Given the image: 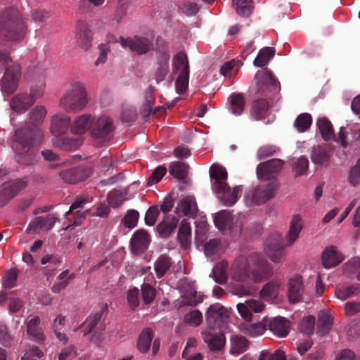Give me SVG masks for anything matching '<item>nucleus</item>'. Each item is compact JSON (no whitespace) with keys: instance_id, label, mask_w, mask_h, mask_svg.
<instances>
[{"instance_id":"obj_6","label":"nucleus","mask_w":360,"mask_h":360,"mask_svg":"<svg viewBox=\"0 0 360 360\" xmlns=\"http://www.w3.org/2000/svg\"><path fill=\"white\" fill-rule=\"evenodd\" d=\"M25 77L31 83L30 96L34 101L41 98L46 89V69L42 65H33L28 68Z\"/></svg>"},{"instance_id":"obj_59","label":"nucleus","mask_w":360,"mask_h":360,"mask_svg":"<svg viewBox=\"0 0 360 360\" xmlns=\"http://www.w3.org/2000/svg\"><path fill=\"white\" fill-rule=\"evenodd\" d=\"M184 321L191 326H197L202 321V314L199 310H193L184 316Z\"/></svg>"},{"instance_id":"obj_10","label":"nucleus","mask_w":360,"mask_h":360,"mask_svg":"<svg viewBox=\"0 0 360 360\" xmlns=\"http://www.w3.org/2000/svg\"><path fill=\"white\" fill-rule=\"evenodd\" d=\"M21 76V66L19 64H12L6 69L0 81V88L4 95L11 96L17 89Z\"/></svg>"},{"instance_id":"obj_38","label":"nucleus","mask_w":360,"mask_h":360,"mask_svg":"<svg viewBox=\"0 0 360 360\" xmlns=\"http://www.w3.org/2000/svg\"><path fill=\"white\" fill-rule=\"evenodd\" d=\"M172 264V259L167 255H161L154 264V270L158 278H162Z\"/></svg>"},{"instance_id":"obj_24","label":"nucleus","mask_w":360,"mask_h":360,"mask_svg":"<svg viewBox=\"0 0 360 360\" xmlns=\"http://www.w3.org/2000/svg\"><path fill=\"white\" fill-rule=\"evenodd\" d=\"M149 243L148 233L143 229L137 230L131 240V251L136 254L143 252L148 248Z\"/></svg>"},{"instance_id":"obj_62","label":"nucleus","mask_w":360,"mask_h":360,"mask_svg":"<svg viewBox=\"0 0 360 360\" xmlns=\"http://www.w3.org/2000/svg\"><path fill=\"white\" fill-rule=\"evenodd\" d=\"M127 301L131 310H134L139 305V290L137 288L128 290Z\"/></svg>"},{"instance_id":"obj_13","label":"nucleus","mask_w":360,"mask_h":360,"mask_svg":"<svg viewBox=\"0 0 360 360\" xmlns=\"http://www.w3.org/2000/svg\"><path fill=\"white\" fill-rule=\"evenodd\" d=\"M234 217L229 211L223 210L218 212L214 219V223L216 227L222 233H238L241 231V225L233 222Z\"/></svg>"},{"instance_id":"obj_14","label":"nucleus","mask_w":360,"mask_h":360,"mask_svg":"<svg viewBox=\"0 0 360 360\" xmlns=\"http://www.w3.org/2000/svg\"><path fill=\"white\" fill-rule=\"evenodd\" d=\"M284 162L278 158H274L266 162H261L257 167L258 178L269 180L275 177L282 169Z\"/></svg>"},{"instance_id":"obj_33","label":"nucleus","mask_w":360,"mask_h":360,"mask_svg":"<svg viewBox=\"0 0 360 360\" xmlns=\"http://www.w3.org/2000/svg\"><path fill=\"white\" fill-rule=\"evenodd\" d=\"M179 219L173 215H166L157 226V230L162 238H167L176 228Z\"/></svg>"},{"instance_id":"obj_9","label":"nucleus","mask_w":360,"mask_h":360,"mask_svg":"<svg viewBox=\"0 0 360 360\" xmlns=\"http://www.w3.org/2000/svg\"><path fill=\"white\" fill-rule=\"evenodd\" d=\"M205 319L208 328L224 330L229 319L227 309L219 303L211 304L206 313Z\"/></svg>"},{"instance_id":"obj_64","label":"nucleus","mask_w":360,"mask_h":360,"mask_svg":"<svg viewBox=\"0 0 360 360\" xmlns=\"http://www.w3.org/2000/svg\"><path fill=\"white\" fill-rule=\"evenodd\" d=\"M259 360H285V354L281 350H277L274 353L270 351H263Z\"/></svg>"},{"instance_id":"obj_60","label":"nucleus","mask_w":360,"mask_h":360,"mask_svg":"<svg viewBox=\"0 0 360 360\" xmlns=\"http://www.w3.org/2000/svg\"><path fill=\"white\" fill-rule=\"evenodd\" d=\"M160 214L158 206L153 205L149 207L145 215V222L148 226H153Z\"/></svg>"},{"instance_id":"obj_55","label":"nucleus","mask_w":360,"mask_h":360,"mask_svg":"<svg viewBox=\"0 0 360 360\" xmlns=\"http://www.w3.org/2000/svg\"><path fill=\"white\" fill-rule=\"evenodd\" d=\"M309 168V160L305 156H300L293 164L292 169L295 176L304 175Z\"/></svg>"},{"instance_id":"obj_54","label":"nucleus","mask_w":360,"mask_h":360,"mask_svg":"<svg viewBox=\"0 0 360 360\" xmlns=\"http://www.w3.org/2000/svg\"><path fill=\"white\" fill-rule=\"evenodd\" d=\"M82 145L80 139L64 137L58 139V146L65 150H75Z\"/></svg>"},{"instance_id":"obj_20","label":"nucleus","mask_w":360,"mask_h":360,"mask_svg":"<svg viewBox=\"0 0 360 360\" xmlns=\"http://www.w3.org/2000/svg\"><path fill=\"white\" fill-rule=\"evenodd\" d=\"M263 325L279 337H285L289 333L290 321L282 316L264 319Z\"/></svg>"},{"instance_id":"obj_19","label":"nucleus","mask_w":360,"mask_h":360,"mask_svg":"<svg viewBox=\"0 0 360 360\" xmlns=\"http://www.w3.org/2000/svg\"><path fill=\"white\" fill-rule=\"evenodd\" d=\"M91 171L84 167H77L63 170L59 173L60 179L67 184H77L87 179Z\"/></svg>"},{"instance_id":"obj_41","label":"nucleus","mask_w":360,"mask_h":360,"mask_svg":"<svg viewBox=\"0 0 360 360\" xmlns=\"http://www.w3.org/2000/svg\"><path fill=\"white\" fill-rule=\"evenodd\" d=\"M169 55L168 53H162L158 59V67L155 73V79L157 82L163 81L167 75L169 70Z\"/></svg>"},{"instance_id":"obj_44","label":"nucleus","mask_w":360,"mask_h":360,"mask_svg":"<svg viewBox=\"0 0 360 360\" xmlns=\"http://www.w3.org/2000/svg\"><path fill=\"white\" fill-rule=\"evenodd\" d=\"M191 227L187 219L181 221L178 231V239L183 248H187L191 242Z\"/></svg>"},{"instance_id":"obj_5","label":"nucleus","mask_w":360,"mask_h":360,"mask_svg":"<svg viewBox=\"0 0 360 360\" xmlns=\"http://www.w3.org/2000/svg\"><path fill=\"white\" fill-rule=\"evenodd\" d=\"M88 103L85 86L79 81L71 83L60 99L59 105L67 112L82 110Z\"/></svg>"},{"instance_id":"obj_52","label":"nucleus","mask_w":360,"mask_h":360,"mask_svg":"<svg viewBox=\"0 0 360 360\" xmlns=\"http://www.w3.org/2000/svg\"><path fill=\"white\" fill-rule=\"evenodd\" d=\"M103 312L102 311H98L94 315L89 316L85 321L82 323V326H85L83 330V335L86 336L91 333L95 328L96 326L101 320Z\"/></svg>"},{"instance_id":"obj_16","label":"nucleus","mask_w":360,"mask_h":360,"mask_svg":"<svg viewBox=\"0 0 360 360\" xmlns=\"http://www.w3.org/2000/svg\"><path fill=\"white\" fill-rule=\"evenodd\" d=\"M56 219L57 218L53 214L37 217L30 221L26 231L29 233L50 231L53 227Z\"/></svg>"},{"instance_id":"obj_48","label":"nucleus","mask_w":360,"mask_h":360,"mask_svg":"<svg viewBox=\"0 0 360 360\" xmlns=\"http://www.w3.org/2000/svg\"><path fill=\"white\" fill-rule=\"evenodd\" d=\"M228 263L222 261L218 262L213 268L212 275L215 282L219 284H224L227 281L226 269Z\"/></svg>"},{"instance_id":"obj_58","label":"nucleus","mask_w":360,"mask_h":360,"mask_svg":"<svg viewBox=\"0 0 360 360\" xmlns=\"http://www.w3.org/2000/svg\"><path fill=\"white\" fill-rule=\"evenodd\" d=\"M190 73H180L175 82V87L179 94H183L188 89Z\"/></svg>"},{"instance_id":"obj_12","label":"nucleus","mask_w":360,"mask_h":360,"mask_svg":"<svg viewBox=\"0 0 360 360\" xmlns=\"http://www.w3.org/2000/svg\"><path fill=\"white\" fill-rule=\"evenodd\" d=\"M201 335L211 351H221L224 348L226 342L224 330L207 327L202 331Z\"/></svg>"},{"instance_id":"obj_42","label":"nucleus","mask_w":360,"mask_h":360,"mask_svg":"<svg viewBox=\"0 0 360 360\" xmlns=\"http://www.w3.org/2000/svg\"><path fill=\"white\" fill-rule=\"evenodd\" d=\"M321 137L328 141L335 138L333 125L326 117H321L316 122Z\"/></svg>"},{"instance_id":"obj_46","label":"nucleus","mask_w":360,"mask_h":360,"mask_svg":"<svg viewBox=\"0 0 360 360\" xmlns=\"http://www.w3.org/2000/svg\"><path fill=\"white\" fill-rule=\"evenodd\" d=\"M335 293L338 299L345 300L351 296L358 295L360 293V286L353 285L337 287Z\"/></svg>"},{"instance_id":"obj_28","label":"nucleus","mask_w":360,"mask_h":360,"mask_svg":"<svg viewBox=\"0 0 360 360\" xmlns=\"http://www.w3.org/2000/svg\"><path fill=\"white\" fill-rule=\"evenodd\" d=\"M93 116L89 114L77 117L72 122L70 131L74 134H84L87 130L91 131V120Z\"/></svg>"},{"instance_id":"obj_63","label":"nucleus","mask_w":360,"mask_h":360,"mask_svg":"<svg viewBox=\"0 0 360 360\" xmlns=\"http://www.w3.org/2000/svg\"><path fill=\"white\" fill-rule=\"evenodd\" d=\"M167 169L163 166L158 167L148 179V185L151 186L158 183L166 174Z\"/></svg>"},{"instance_id":"obj_32","label":"nucleus","mask_w":360,"mask_h":360,"mask_svg":"<svg viewBox=\"0 0 360 360\" xmlns=\"http://www.w3.org/2000/svg\"><path fill=\"white\" fill-rule=\"evenodd\" d=\"M154 333L150 328H145L139 334L136 340V348L141 354L147 353L150 348Z\"/></svg>"},{"instance_id":"obj_56","label":"nucleus","mask_w":360,"mask_h":360,"mask_svg":"<svg viewBox=\"0 0 360 360\" xmlns=\"http://www.w3.org/2000/svg\"><path fill=\"white\" fill-rule=\"evenodd\" d=\"M156 295L155 289L148 283H143L141 285V297L143 302L146 304L151 303Z\"/></svg>"},{"instance_id":"obj_49","label":"nucleus","mask_w":360,"mask_h":360,"mask_svg":"<svg viewBox=\"0 0 360 360\" xmlns=\"http://www.w3.org/2000/svg\"><path fill=\"white\" fill-rule=\"evenodd\" d=\"M236 13L241 16H248L253 10L252 0H233Z\"/></svg>"},{"instance_id":"obj_17","label":"nucleus","mask_w":360,"mask_h":360,"mask_svg":"<svg viewBox=\"0 0 360 360\" xmlns=\"http://www.w3.org/2000/svg\"><path fill=\"white\" fill-rule=\"evenodd\" d=\"M265 252L268 257L274 262H281L283 250L281 245V235L275 233L269 236L265 242Z\"/></svg>"},{"instance_id":"obj_36","label":"nucleus","mask_w":360,"mask_h":360,"mask_svg":"<svg viewBox=\"0 0 360 360\" xmlns=\"http://www.w3.org/2000/svg\"><path fill=\"white\" fill-rule=\"evenodd\" d=\"M46 115V110L43 105L35 106L32 111L29 113L30 120L32 122V124H27L25 127L20 129H32L33 127H37L41 124Z\"/></svg>"},{"instance_id":"obj_61","label":"nucleus","mask_w":360,"mask_h":360,"mask_svg":"<svg viewBox=\"0 0 360 360\" xmlns=\"http://www.w3.org/2000/svg\"><path fill=\"white\" fill-rule=\"evenodd\" d=\"M315 319L313 316H308L304 319L300 324V329L302 333L306 335L313 333L314 329Z\"/></svg>"},{"instance_id":"obj_15","label":"nucleus","mask_w":360,"mask_h":360,"mask_svg":"<svg viewBox=\"0 0 360 360\" xmlns=\"http://www.w3.org/2000/svg\"><path fill=\"white\" fill-rule=\"evenodd\" d=\"M217 198L226 206L233 205L238 200V194L240 191L239 186H235L233 188L227 183L220 184L213 188Z\"/></svg>"},{"instance_id":"obj_1","label":"nucleus","mask_w":360,"mask_h":360,"mask_svg":"<svg viewBox=\"0 0 360 360\" xmlns=\"http://www.w3.org/2000/svg\"><path fill=\"white\" fill-rule=\"evenodd\" d=\"M230 275L233 281L238 283L232 285V293L240 297L251 296L257 289L248 281L262 283L269 279L273 276V267L263 256L252 253L236 258L231 264Z\"/></svg>"},{"instance_id":"obj_11","label":"nucleus","mask_w":360,"mask_h":360,"mask_svg":"<svg viewBox=\"0 0 360 360\" xmlns=\"http://www.w3.org/2000/svg\"><path fill=\"white\" fill-rule=\"evenodd\" d=\"M120 44L122 47H129L131 51L136 52L139 55L146 53L153 47L152 39L141 36H134L126 39L120 37Z\"/></svg>"},{"instance_id":"obj_21","label":"nucleus","mask_w":360,"mask_h":360,"mask_svg":"<svg viewBox=\"0 0 360 360\" xmlns=\"http://www.w3.org/2000/svg\"><path fill=\"white\" fill-rule=\"evenodd\" d=\"M304 293V285L302 278L300 276H296L290 278L288 283V298L289 302L292 304L299 302Z\"/></svg>"},{"instance_id":"obj_50","label":"nucleus","mask_w":360,"mask_h":360,"mask_svg":"<svg viewBox=\"0 0 360 360\" xmlns=\"http://www.w3.org/2000/svg\"><path fill=\"white\" fill-rule=\"evenodd\" d=\"M188 165L182 162H172L169 167L172 176L178 179H184L188 173Z\"/></svg>"},{"instance_id":"obj_53","label":"nucleus","mask_w":360,"mask_h":360,"mask_svg":"<svg viewBox=\"0 0 360 360\" xmlns=\"http://www.w3.org/2000/svg\"><path fill=\"white\" fill-rule=\"evenodd\" d=\"M312 123L311 115L304 112L298 115L294 122V127L299 132H304L309 129Z\"/></svg>"},{"instance_id":"obj_18","label":"nucleus","mask_w":360,"mask_h":360,"mask_svg":"<svg viewBox=\"0 0 360 360\" xmlns=\"http://www.w3.org/2000/svg\"><path fill=\"white\" fill-rule=\"evenodd\" d=\"M26 185V182L21 179L13 180L4 184L2 190L0 191V206L6 204L25 188Z\"/></svg>"},{"instance_id":"obj_27","label":"nucleus","mask_w":360,"mask_h":360,"mask_svg":"<svg viewBox=\"0 0 360 360\" xmlns=\"http://www.w3.org/2000/svg\"><path fill=\"white\" fill-rule=\"evenodd\" d=\"M34 103V98L29 94H18L12 98L10 106L14 111L22 112L26 111Z\"/></svg>"},{"instance_id":"obj_43","label":"nucleus","mask_w":360,"mask_h":360,"mask_svg":"<svg viewBox=\"0 0 360 360\" xmlns=\"http://www.w3.org/2000/svg\"><path fill=\"white\" fill-rule=\"evenodd\" d=\"M248 340L243 336L235 335L231 339L230 352L234 355H240L248 349Z\"/></svg>"},{"instance_id":"obj_39","label":"nucleus","mask_w":360,"mask_h":360,"mask_svg":"<svg viewBox=\"0 0 360 360\" xmlns=\"http://www.w3.org/2000/svg\"><path fill=\"white\" fill-rule=\"evenodd\" d=\"M229 110L234 115L238 116L242 114L245 108V99L242 94L233 93L228 98Z\"/></svg>"},{"instance_id":"obj_4","label":"nucleus","mask_w":360,"mask_h":360,"mask_svg":"<svg viewBox=\"0 0 360 360\" xmlns=\"http://www.w3.org/2000/svg\"><path fill=\"white\" fill-rule=\"evenodd\" d=\"M27 27L21 15L14 8H6L0 13V37L13 42L22 41Z\"/></svg>"},{"instance_id":"obj_7","label":"nucleus","mask_w":360,"mask_h":360,"mask_svg":"<svg viewBox=\"0 0 360 360\" xmlns=\"http://www.w3.org/2000/svg\"><path fill=\"white\" fill-rule=\"evenodd\" d=\"M276 188L275 181L259 184L246 194L245 202L250 206L264 204L275 196Z\"/></svg>"},{"instance_id":"obj_22","label":"nucleus","mask_w":360,"mask_h":360,"mask_svg":"<svg viewBox=\"0 0 360 360\" xmlns=\"http://www.w3.org/2000/svg\"><path fill=\"white\" fill-rule=\"evenodd\" d=\"M71 125L70 117L66 115L58 113L51 117V131L56 136L65 134Z\"/></svg>"},{"instance_id":"obj_47","label":"nucleus","mask_w":360,"mask_h":360,"mask_svg":"<svg viewBox=\"0 0 360 360\" xmlns=\"http://www.w3.org/2000/svg\"><path fill=\"white\" fill-rule=\"evenodd\" d=\"M275 55V49L273 47H265L262 49L254 60V65L263 68L266 65L269 61Z\"/></svg>"},{"instance_id":"obj_40","label":"nucleus","mask_w":360,"mask_h":360,"mask_svg":"<svg viewBox=\"0 0 360 360\" xmlns=\"http://www.w3.org/2000/svg\"><path fill=\"white\" fill-rule=\"evenodd\" d=\"M210 178L214 180L212 188L220 184H226L228 174L226 169L219 165L213 164L210 169Z\"/></svg>"},{"instance_id":"obj_37","label":"nucleus","mask_w":360,"mask_h":360,"mask_svg":"<svg viewBox=\"0 0 360 360\" xmlns=\"http://www.w3.org/2000/svg\"><path fill=\"white\" fill-rule=\"evenodd\" d=\"M333 324V317L326 311H321L318 315L316 333L320 336L327 335Z\"/></svg>"},{"instance_id":"obj_31","label":"nucleus","mask_w":360,"mask_h":360,"mask_svg":"<svg viewBox=\"0 0 360 360\" xmlns=\"http://www.w3.org/2000/svg\"><path fill=\"white\" fill-rule=\"evenodd\" d=\"M281 282L276 280H271L267 282L259 292L260 297L267 301H271L277 298Z\"/></svg>"},{"instance_id":"obj_57","label":"nucleus","mask_w":360,"mask_h":360,"mask_svg":"<svg viewBox=\"0 0 360 360\" xmlns=\"http://www.w3.org/2000/svg\"><path fill=\"white\" fill-rule=\"evenodd\" d=\"M12 64L15 63H13L9 51L0 45V73L6 72Z\"/></svg>"},{"instance_id":"obj_26","label":"nucleus","mask_w":360,"mask_h":360,"mask_svg":"<svg viewBox=\"0 0 360 360\" xmlns=\"http://www.w3.org/2000/svg\"><path fill=\"white\" fill-rule=\"evenodd\" d=\"M92 33L89 24L84 21L78 22L77 41L79 45L84 50L91 46Z\"/></svg>"},{"instance_id":"obj_8","label":"nucleus","mask_w":360,"mask_h":360,"mask_svg":"<svg viewBox=\"0 0 360 360\" xmlns=\"http://www.w3.org/2000/svg\"><path fill=\"white\" fill-rule=\"evenodd\" d=\"M115 126L112 120L106 115L93 117L91 125V136L101 141H109L113 134Z\"/></svg>"},{"instance_id":"obj_34","label":"nucleus","mask_w":360,"mask_h":360,"mask_svg":"<svg viewBox=\"0 0 360 360\" xmlns=\"http://www.w3.org/2000/svg\"><path fill=\"white\" fill-rule=\"evenodd\" d=\"M40 318L37 316L27 323V333L35 342L40 343L45 340V335L39 327Z\"/></svg>"},{"instance_id":"obj_2","label":"nucleus","mask_w":360,"mask_h":360,"mask_svg":"<svg viewBox=\"0 0 360 360\" xmlns=\"http://www.w3.org/2000/svg\"><path fill=\"white\" fill-rule=\"evenodd\" d=\"M255 80L257 94L264 98H259L252 102L250 114L255 120H262L266 117L269 107L267 100L280 91L281 86L272 72L267 69L257 71Z\"/></svg>"},{"instance_id":"obj_23","label":"nucleus","mask_w":360,"mask_h":360,"mask_svg":"<svg viewBox=\"0 0 360 360\" xmlns=\"http://www.w3.org/2000/svg\"><path fill=\"white\" fill-rule=\"evenodd\" d=\"M198 211V208L195 198L193 196L183 198L176 208V212L179 217L184 215L190 218H195Z\"/></svg>"},{"instance_id":"obj_29","label":"nucleus","mask_w":360,"mask_h":360,"mask_svg":"<svg viewBox=\"0 0 360 360\" xmlns=\"http://www.w3.org/2000/svg\"><path fill=\"white\" fill-rule=\"evenodd\" d=\"M343 259L342 255L333 246L326 248L322 253V264L325 268L334 267Z\"/></svg>"},{"instance_id":"obj_3","label":"nucleus","mask_w":360,"mask_h":360,"mask_svg":"<svg viewBox=\"0 0 360 360\" xmlns=\"http://www.w3.org/2000/svg\"><path fill=\"white\" fill-rule=\"evenodd\" d=\"M42 138L41 129H18L15 131L12 148L17 153V161L25 165H30L37 162L39 154L33 147Z\"/></svg>"},{"instance_id":"obj_25","label":"nucleus","mask_w":360,"mask_h":360,"mask_svg":"<svg viewBox=\"0 0 360 360\" xmlns=\"http://www.w3.org/2000/svg\"><path fill=\"white\" fill-rule=\"evenodd\" d=\"M264 304L263 302L255 300H249L245 303H238L237 304V309L238 312L245 320L248 321L252 319L251 311L254 312H260L264 309Z\"/></svg>"},{"instance_id":"obj_45","label":"nucleus","mask_w":360,"mask_h":360,"mask_svg":"<svg viewBox=\"0 0 360 360\" xmlns=\"http://www.w3.org/2000/svg\"><path fill=\"white\" fill-rule=\"evenodd\" d=\"M302 229V219L299 216H294L290 226L287 239L288 245H291L298 238L299 233Z\"/></svg>"},{"instance_id":"obj_51","label":"nucleus","mask_w":360,"mask_h":360,"mask_svg":"<svg viewBox=\"0 0 360 360\" xmlns=\"http://www.w3.org/2000/svg\"><path fill=\"white\" fill-rule=\"evenodd\" d=\"M127 193L123 191L114 189L111 191L107 197L109 206L117 208L121 206L125 200Z\"/></svg>"},{"instance_id":"obj_35","label":"nucleus","mask_w":360,"mask_h":360,"mask_svg":"<svg viewBox=\"0 0 360 360\" xmlns=\"http://www.w3.org/2000/svg\"><path fill=\"white\" fill-rule=\"evenodd\" d=\"M173 73H190V68L187 55L183 52H178L172 59Z\"/></svg>"},{"instance_id":"obj_30","label":"nucleus","mask_w":360,"mask_h":360,"mask_svg":"<svg viewBox=\"0 0 360 360\" xmlns=\"http://www.w3.org/2000/svg\"><path fill=\"white\" fill-rule=\"evenodd\" d=\"M331 157V151L323 146L313 147L311 153V160L315 165H327Z\"/></svg>"}]
</instances>
